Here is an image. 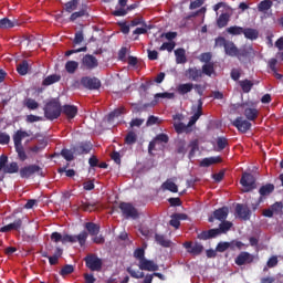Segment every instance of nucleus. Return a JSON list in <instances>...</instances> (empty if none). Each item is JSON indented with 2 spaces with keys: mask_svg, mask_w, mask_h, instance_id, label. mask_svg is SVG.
Returning a JSON list of instances; mask_svg holds the SVG:
<instances>
[{
  "mask_svg": "<svg viewBox=\"0 0 283 283\" xmlns=\"http://www.w3.org/2000/svg\"><path fill=\"white\" fill-rule=\"evenodd\" d=\"M123 114H125V107L120 106L118 108H115L107 115V123H114V120H116V118H119V116H123Z\"/></svg>",
  "mask_w": 283,
  "mask_h": 283,
  "instance_id": "27",
  "label": "nucleus"
},
{
  "mask_svg": "<svg viewBox=\"0 0 283 283\" xmlns=\"http://www.w3.org/2000/svg\"><path fill=\"white\" fill-rule=\"evenodd\" d=\"M29 136H30V133L25 130H22V129L17 130L12 136L14 147H19L23 145V138H29Z\"/></svg>",
  "mask_w": 283,
  "mask_h": 283,
  "instance_id": "22",
  "label": "nucleus"
},
{
  "mask_svg": "<svg viewBox=\"0 0 283 283\" xmlns=\"http://www.w3.org/2000/svg\"><path fill=\"white\" fill-rule=\"evenodd\" d=\"M59 81H61V75L54 73V74L46 76L43 80L42 85H44V86L54 85V83H59Z\"/></svg>",
  "mask_w": 283,
  "mask_h": 283,
  "instance_id": "33",
  "label": "nucleus"
},
{
  "mask_svg": "<svg viewBox=\"0 0 283 283\" xmlns=\"http://www.w3.org/2000/svg\"><path fill=\"white\" fill-rule=\"evenodd\" d=\"M23 229V219L18 218L13 222L1 227L0 233H10V231H21Z\"/></svg>",
  "mask_w": 283,
  "mask_h": 283,
  "instance_id": "14",
  "label": "nucleus"
},
{
  "mask_svg": "<svg viewBox=\"0 0 283 283\" xmlns=\"http://www.w3.org/2000/svg\"><path fill=\"white\" fill-rule=\"evenodd\" d=\"M212 74H216L213 72H188L186 73L187 78L189 81H195L196 83H202L203 76H211Z\"/></svg>",
  "mask_w": 283,
  "mask_h": 283,
  "instance_id": "20",
  "label": "nucleus"
},
{
  "mask_svg": "<svg viewBox=\"0 0 283 283\" xmlns=\"http://www.w3.org/2000/svg\"><path fill=\"white\" fill-rule=\"evenodd\" d=\"M101 80L98 77H90L84 76L80 81H75L73 86L77 87V90H81L83 87L84 90H90L91 92H94L96 90H101Z\"/></svg>",
  "mask_w": 283,
  "mask_h": 283,
  "instance_id": "3",
  "label": "nucleus"
},
{
  "mask_svg": "<svg viewBox=\"0 0 283 283\" xmlns=\"http://www.w3.org/2000/svg\"><path fill=\"white\" fill-rule=\"evenodd\" d=\"M94 148V145L92 142H81L77 145L73 147V154L75 156H83L90 154L92 149Z\"/></svg>",
  "mask_w": 283,
  "mask_h": 283,
  "instance_id": "11",
  "label": "nucleus"
},
{
  "mask_svg": "<svg viewBox=\"0 0 283 283\" xmlns=\"http://www.w3.org/2000/svg\"><path fill=\"white\" fill-rule=\"evenodd\" d=\"M59 174H66L67 178H74L76 176V171L74 169H69L65 167L59 168L57 169Z\"/></svg>",
  "mask_w": 283,
  "mask_h": 283,
  "instance_id": "58",
  "label": "nucleus"
},
{
  "mask_svg": "<svg viewBox=\"0 0 283 283\" xmlns=\"http://www.w3.org/2000/svg\"><path fill=\"white\" fill-rule=\"evenodd\" d=\"M119 209L122 211V216L126 218V220H129V218L136 220L138 218V210L130 202H120Z\"/></svg>",
  "mask_w": 283,
  "mask_h": 283,
  "instance_id": "8",
  "label": "nucleus"
},
{
  "mask_svg": "<svg viewBox=\"0 0 283 283\" xmlns=\"http://www.w3.org/2000/svg\"><path fill=\"white\" fill-rule=\"evenodd\" d=\"M76 8H78V0H71V1L65 3V10L69 13L74 12V10H76Z\"/></svg>",
  "mask_w": 283,
  "mask_h": 283,
  "instance_id": "51",
  "label": "nucleus"
},
{
  "mask_svg": "<svg viewBox=\"0 0 283 283\" xmlns=\"http://www.w3.org/2000/svg\"><path fill=\"white\" fill-rule=\"evenodd\" d=\"M134 258L136 260H138L139 262H143V260H145V249L144 248H137L135 251H134Z\"/></svg>",
  "mask_w": 283,
  "mask_h": 283,
  "instance_id": "52",
  "label": "nucleus"
},
{
  "mask_svg": "<svg viewBox=\"0 0 283 283\" xmlns=\"http://www.w3.org/2000/svg\"><path fill=\"white\" fill-rule=\"evenodd\" d=\"M19 25V21L17 20H10L8 18L0 20V30H8L10 28H14Z\"/></svg>",
  "mask_w": 283,
  "mask_h": 283,
  "instance_id": "29",
  "label": "nucleus"
},
{
  "mask_svg": "<svg viewBox=\"0 0 283 283\" xmlns=\"http://www.w3.org/2000/svg\"><path fill=\"white\" fill-rule=\"evenodd\" d=\"M240 184L245 191H253L255 189V177L251 172H244L241 177Z\"/></svg>",
  "mask_w": 283,
  "mask_h": 283,
  "instance_id": "12",
  "label": "nucleus"
},
{
  "mask_svg": "<svg viewBox=\"0 0 283 283\" xmlns=\"http://www.w3.org/2000/svg\"><path fill=\"white\" fill-rule=\"evenodd\" d=\"M43 109L48 120H56L62 114L61 99L59 97L49 99Z\"/></svg>",
  "mask_w": 283,
  "mask_h": 283,
  "instance_id": "1",
  "label": "nucleus"
},
{
  "mask_svg": "<svg viewBox=\"0 0 283 283\" xmlns=\"http://www.w3.org/2000/svg\"><path fill=\"white\" fill-rule=\"evenodd\" d=\"M175 56H176L177 63H185V61H187V57L185 55V49L176 50L175 51Z\"/></svg>",
  "mask_w": 283,
  "mask_h": 283,
  "instance_id": "49",
  "label": "nucleus"
},
{
  "mask_svg": "<svg viewBox=\"0 0 283 283\" xmlns=\"http://www.w3.org/2000/svg\"><path fill=\"white\" fill-rule=\"evenodd\" d=\"M193 90V84L186 83V84H179L177 86V93L180 94V96H185V94H189Z\"/></svg>",
  "mask_w": 283,
  "mask_h": 283,
  "instance_id": "35",
  "label": "nucleus"
},
{
  "mask_svg": "<svg viewBox=\"0 0 283 283\" xmlns=\"http://www.w3.org/2000/svg\"><path fill=\"white\" fill-rule=\"evenodd\" d=\"M88 235L90 233H87V231H82L77 235L64 234L62 235V244H67V242L74 244L75 242H78L80 247H85Z\"/></svg>",
  "mask_w": 283,
  "mask_h": 283,
  "instance_id": "4",
  "label": "nucleus"
},
{
  "mask_svg": "<svg viewBox=\"0 0 283 283\" xmlns=\"http://www.w3.org/2000/svg\"><path fill=\"white\" fill-rule=\"evenodd\" d=\"M254 260L253 254L249 252H241L234 260L238 266H244V264H251Z\"/></svg>",
  "mask_w": 283,
  "mask_h": 283,
  "instance_id": "18",
  "label": "nucleus"
},
{
  "mask_svg": "<svg viewBox=\"0 0 283 283\" xmlns=\"http://www.w3.org/2000/svg\"><path fill=\"white\" fill-rule=\"evenodd\" d=\"M61 156L66 159L67 163H72V160H74V150L64 148L61 150Z\"/></svg>",
  "mask_w": 283,
  "mask_h": 283,
  "instance_id": "47",
  "label": "nucleus"
},
{
  "mask_svg": "<svg viewBox=\"0 0 283 283\" xmlns=\"http://www.w3.org/2000/svg\"><path fill=\"white\" fill-rule=\"evenodd\" d=\"M202 99H198L197 111L196 113L190 117V120L188 122V127H193L195 123H198L200 119V116H202Z\"/></svg>",
  "mask_w": 283,
  "mask_h": 283,
  "instance_id": "24",
  "label": "nucleus"
},
{
  "mask_svg": "<svg viewBox=\"0 0 283 283\" xmlns=\"http://www.w3.org/2000/svg\"><path fill=\"white\" fill-rule=\"evenodd\" d=\"M243 34L245 39H250L251 41H255V39H258V30L255 29H244Z\"/></svg>",
  "mask_w": 283,
  "mask_h": 283,
  "instance_id": "46",
  "label": "nucleus"
},
{
  "mask_svg": "<svg viewBox=\"0 0 283 283\" xmlns=\"http://www.w3.org/2000/svg\"><path fill=\"white\" fill-rule=\"evenodd\" d=\"M216 46L217 48H224L226 54L228 56H238V48L231 41H226L224 38H217L216 39Z\"/></svg>",
  "mask_w": 283,
  "mask_h": 283,
  "instance_id": "5",
  "label": "nucleus"
},
{
  "mask_svg": "<svg viewBox=\"0 0 283 283\" xmlns=\"http://www.w3.org/2000/svg\"><path fill=\"white\" fill-rule=\"evenodd\" d=\"M154 139L157 143H164L165 145H167V143H169V135H167L165 133H160Z\"/></svg>",
  "mask_w": 283,
  "mask_h": 283,
  "instance_id": "60",
  "label": "nucleus"
},
{
  "mask_svg": "<svg viewBox=\"0 0 283 283\" xmlns=\"http://www.w3.org/2000/svg\"><path fill=\"white\" fill-rule=\"evenodd\" d=\"M244 247V243L242 241L232 240L230 242H219L216 247L217 253H224V251L229 249H242Z\"/></svg>",
  "mask_w": 283,
  "mask_h": 283,
  "instance_id": "10",
  "label": "nucleus"
},
{
  "mask_svg": "<svg viewBox=\"0 0 283 283\" xmlns=\"http://www.w3.org/2000/svg\"><path fill=\"white\" fill-rule=\"evenodd\" d=\"M227 32L229 34L238 35V34H243L244 29L242 27H230L227 29Z\"/></svg>",
  "mask_w": 283,
  "mask_h": 283,
  "instance_id": "57",
  "label": "nucleus"
},
{
  "mask_svg": "<svg viewBox=\"0 0 283 283\" xmlns=\"http://www.w3.org/2000/svg\"><path fill=\"white\" fill-rule=\"evenodd\" d=\"M235 211L241 220L251 219V209H249V207H244L242 203H238L235 207Z\"/></svg>",
  "mask_w": 283,
  "mask_h": 283,
  "instance_id": "23",
  "label": "nucleus"
},
{
  "mask_svg": "<svg viewBox=\"0 0 283 283\" xmlns=\"http://www.w3.org/2000/svg\"><path fill=\"white\" fill-rule=\"evenodd\" d=\"M51 240L52 242H55V243L63 242V235L60 232H53L51 234Z\"/></svg>",
  "mask_w": 283,
  "mask_h": 283,
  "instance_id": "64",
  "label": "nucleus"
},
{
  "mask_svg": "<svg viewBox=\"0 0 283 283\" xmlns=\"http://www.w3.org/2000/svg\"><path fill=\"white\" fill-rule=\"evenodd\" d=\"M229 23V15L227 13H222L217 20V24L220 28H224Z\"/></svg>",
  "mask_w": 283,
  "mask_h": 283,
  "instance_id": "56",
  "label": "nucleus"
},
{
  "mask_svg": "<svg viewBox=\"0 0 283 283\" xmlns=\"http://www.w3.org/2000/svg\"><path fill=\"white\" fill-rule=\"evenodd\" d=\"M189 147H190V151H189L188 158L191 160V158L196 156V151H200L198 139L190 142Z\"/></svg>",
  "mask_w": 283,
  "mask_h": 283,
  "instance_id": "39",
  "label": "nucleus"
},
{
  "mask_svg": "<svg viewBox=\"0 0 283 283\" xmlns=\"http://www.w3.org/2000/svg\"><path fill=\"white\" fill-rule=\"evenodd\" d=\"M85 229L86 231H88L90 235H98V233H101V226L94 222H86Z\"/></svg>",
  "mask_w": 283,
  "mask_h": 283,
  "instance_id": "31",
  "label": "nucleus"
},
{
  "mask_svg": "<svg viewBox=\"0 0 283 283\" xmlns=\"http://www.w3.org/2000/svg\"><path fill=\"white\" fill-rule=\"evenodd\" d=\"M218 163H222V157H207L200 161V167H211V165H218Z\"/></svg>",
  "mask_w": 283,
  "mask_h": 283,
  "instance_id": "26",
  "label": "nucleus"
},
{
  "mask_svg": "<svg viewBox=\"0 0 283 283\" xmlns=\"http://www.w3.org/2000/svg\"><path fill=\"white\" fill-rule=\"evenodd\" d=\"M177 154H187V142H185V139H179L177 142Z\"/></svg>",
  "mask_w": 283,
  "mask_h": 283,
  "instance_id": "50",
  "label": "nucleus"
},
{
  "mask_svg": "<svg viewBox=\"0 0 283 283\" xmlns=\"http://www.w3.org/2000/svg\"><path fill=\"white\" fill-rule=\"evenodd\" d=\"M128 67H129V70H140V62H138L137 57L129 56L128 57Z\"/></svg>",
  "mask_w": 283,
  "mask_h": 283,
  "instance_id": "48",
  "label": "nucleus"
},
{
  "mask_svg": "<svg viewBox=\"0 0 283 283\" xmlns=\"http://www.w3.org/2000/svg\"><path fill=\"white\" fill-rule=\"evenodd\" d=\"M82 65L86 67V70H94V67H98V60H96L94 55L86 54L82 59Z\"/></svg>",
  "mask_w": 283,
  "mask_h": 283,
  "instance_id": "21",
  "label": "nucleus"
},
{
  "mask_svg": "<svg viewBox=\"0 0 283 283\" xmlns=\"http://www.w3.org/2000/svg\"><path fill=\"white\" fill-rule=\"evenodd\" d=\"M275 191V186L273 184H266L264 186H262L259 189V193L261 196L260 200H262V198L266 197V196H271V193Z\"/></svg>",
  "mask_w": 283,
  "mask_h": 283,
  "instance_id": "28",
  "label": "nucleus"
},
{
  "mask_svg": "<svg viewBox=\"0 0 283 283\" xmlns=\"http://www.w3.org/2000/svg\"><path fill=\"white\" fill-rule=\"evenodd\" d=\"M17 72H36V66L29 61H22L17 65Z\"/></svg>",
  "mask_w": 283,
  "mask_h": 283,
  "instance_id": "25",
  "label": "nucleus"
},
{
  "mask_svg": "<svg viewBox=\"0 0 283 283\" xmlns=\"http://www.w3.org/2000/svg\"><path fill=\"white\" fill-rule=\"evenodd\" d=\"M126 271L130 275V277H134V280H143V277H145V272L136 271L132 266H128Z\"/></svg>",
  "mask_w": 283,
  "mask_h": 283,
  "instance_id": "40",
  "label": "nucleus"
},
{
  "mask_svg": "<svg viewBox=\"0 0 283 283\" xmlns=\"http://www.w3.org/2000/svg\"><path fill=\"white\" fill-rule=\"evenodd\" d=\"M138 268L140 271H150V272H156L159 269L156 262H154L153 260H148L147 258L138 262Z\"/></svg>",
  "mask_w": 283,
  "mask_h": 283,
  "instance_id": "17",
  "label": "nucleus"
},
{
  "mask_svg": "<svg viewBox=\"0 0 283 283\" xmlns=\"http://www.w3.org/2000/svg\"><path fill=\"white\" fill-rule=\"evenodd\" d=\"M282 202H275L273 206H272V209H265L263 210V216L265 218H273V211H277L280 209H282Z\"/></svg>",
  "mask_w": 283,
  "mask_h": 283,
  "instance_id": "37",
  "label": "nucleus"
},
{
  "mask_svg": "<svg viewBox=\"0 0 283 283\" xmlns=\"http://www.w3.org/2000/svg\"><path fill=\"white\" fill-rule=\"evenodd\" d=\"M155 240L157 244L164 247V249H169V247H171V241L169 239H166L163 234H155Z\"/></svg>",
  "mask_w": 283,
  "mask_h": 283,
  "instance_id": "36",
  "label": "nucleus"
},
{
  "mask_svg": "<svg viewBox=\"0 0 283 283\" xmlns=\"http://www.w3.org/2000/svg\"><path fill=\"white\" fill-rule=\"evenodd\" d=\"M78 209H81L82 211H88L92 212L96 209V203L95 202H87V201H81Z\"/></svg>",
  "mask_w": 283,
  "mask_h": 283,
  "instance_id": "41",
  "label": "nucleus"
},
{
  "mask_svg": "<svg viewBox=\"0 0 283 283\" xmlns=\"http://www.w3.org/2000/svg\"><path fill=\"white\" fill-rule=\"evenodd\" d=\"M71 273H74V265L70 264L64 265L60 271V275L63 277H65V275H71Z\"/></svg>",
  "mask_w": 283,
  "mask_h": 283,
  "instance_id": "54",
  "label": "nucleus"
},
{
  "mask_svg": "<svg viewBox=\"0 0 283 283\" xmlns=\"http://www.w3.org/2000/svg\"><path fill=\"white\" fill-rule=\"evenodd\" d=\"M169 224L170 227H174L175 229H180V221L178 218H176L174 214L170 216Z\"/></svg>",
  "mask_w": 283,
  "mask_h": 283,
  "instance_id": "63",
  "label": "nucleus"
},
{
  "mask_svg": "<svg viewBox=\"0 0 283 283\" xmlns=\"http://www.w3.org/2000/svg\"><path fill=\"white\" fill-rule=\"evenodd\" d=\"M84 262L90 271H101L103 269V260L96 254H87L84 258Z\"/></svg>",
  "mask_w": 283,
  "mask_h": 283,
  "instance_id": "9",
  "label": "nucleus"
},
{
  "mask_svg": "<svg viewBox=\"0 0 283 283\" xmlns=\"http://www.w3.org/2000/svg\"><path fill=\"white\" fill-rule=\"evenodd\" d=\"M271 6H273L272 1L263 0L259 3V11L264 12L265 10H271Z\"/></svg>",
  "mask_w": 283,
  "mask_h": 283,
  "instance_id": "55",
  "label": "nucleus"
},
{
  "mask_svg": "<svg viewBox=\"0 0 283 283\" xmlns=\"http://www.w3.org/2000/svg\"><path fill=\"white\" fill-rule=\"evenodd\" d=\"M25 107H28V109H39V102H36L32 98H27Z\"/></svg>",
  "mask_w": 283,
  "mask_h": 283,
  "instance_id": "59",
  "label": "nucleus"
},
{
  "mask_svg": "<svg viewBox=\"0 0 283 283\" xmlns=\"http://www.w3.org/2000/svg\"><path fill=\"white\" fill-rule=\"evenodd\" d=\"M118 6L120 8H116V10L113 12L114 17H125V14H127V10L125 9V6H127V0H118Z\"/></svg>",
  "mask_w": 283,
  "mask_h": 283,
  "instance_id": "32",
  "label": "nucleus"
},
{
  "mask_svg": "<svg viewBox=\"0 0 283 283\" xmlns=\"http://www.w3.org/2000/svg\"><path fill=\"white\" fill-rule=\"evenodd\" d=\"M233 127H235L238 129V132H240L241 134H247V132H249V129H251V122L243 119L242 117H237L233 122H232Z\"/></svg>",
  "mask_w": 283,
  "mask_h": 283,
  "instance_id": "15",
  "label": "nucleus"
},
{
  "mask_svg": "<svg viewBox=\"0 0 283 283\" xmlns=\"http://www.w3.org/2000/svg\"><path fill=\"white\" fill-rule=\"evenodd\" d=\"M10 144V135L8 133H0V145H9Z\"/></svg>",
  "mask_w": 283,
  "mask_h": 283,
  "instance_id": "62",
  "label": "nucleus"
},
{
  "mask_svg": "<svg viewBox=\"0 0 283 283\" xmlns=\"http://www.w3.org/2000/svg\"><path fill=\"white\" fill-rule=\"evenodd\" d=\"M66 72H76L78 70V62L76 61H69L65 64Z\"/></svg>",
  "mask_w": 283,
  "mask_h": 283,
  "instance_id": "53",
  "label": "nucleus"
},
{
  "mask_svg": "<svg viewBox=\"0 0 283 283\" xmlns=\"http://www.w3.org/2000/svg\"><path fill=\"white\" fill-rule=\"evenodd\" d=\"M34 174H36L38 176H41L43 178V176H45L43 174V168H41V166L33 164V165H29L25 166L23 168L20 169V177L21 178H32V176H34Z\"/></svg>",
  "mask_w": 283,
  "mask_h": 283,
  "instance_id": "7",
  "label": "nucleus"
},
{
  "mask_svg": "<svg viewBox=\"0 0 283 283\" xmlns=\"http://www.w3.org/2000/svg\"><path fill=\"white\" fill-rule=\"evenodd\" d=\"M239 85L244 94H249V92L253 90L255 83H253L251 80H241L239 81Z\"/></svg>",
  "mask_w": 283,
  "mask_h": 283,
  "instance_id": "30",
  "label": "nucleus"
},
{
  "mask_svg": "<svg viewBox=\"0 0 283 283\" xmlns=\"http://www.w3.org/2000/svg\"><path fill=\"white\" fill-rule=\"evenodd\" d=\"M231 227H233V223L224 220L219 224V228L205 230L200 232L197 238L198 240H211L212 238H218V235L222 233H227V231L231 230Z\"/></svg>",
  "mask_w": 283,
  "mask_h": 283,
  "instance_id": "2",
  "label": "nucleus"
},
{
  "mask_svg": "<svg viewBox=\"0 0 283 283\" xmlns=\"http://www.w3.org/2000/svg\"><path fill=\"white\" fill-rule=\"evenodd\" d=\"M14 149L18 154L19 160H21V163H25V160H28V154L25 153V148H23V145L14 146Z\"/></svg>",
  "mask_w": 283,
  "mask_h": 283,
  "instance_id": "42",
  "label": "nucleus"
},
{
  "mask_svg": "<svg viewBox=\"0 0 283 283\" xmlns=\"http://www.w3.org/2000/svg\"><path fill=\"white\" fill-rule=\"evenodd\" d=\"M184 248H186L187 253H190V255H200L202 251H205V245L200 242H191V241H186L184 243Z\"/></svg>",
  "mask_w": 283,
  "mask_h": 283,
  "instance_id": "13",
  "label": "nucleus"
},
{
  "mask_svg": "<svg viewBox=\"0 0 283 283\" xmlns=\"http://www.w3.org/2000/svg\"><path fill=\"white\" fill-rule=\"evenodd\" d=\"M229 218V208L222 207L213 211V217L208 219L209 222H213L214 220H219L220 222H224Z\"/></svg>",
  "mask_w": 283,
  "mask_h": 283,
  "instance_id": "16",
  "label": "nucleus"
},
{
  "mask_svg": "<svg viewBox=\"0 0 283 283\" xmlns=\"http://www.w3.org/2000/svg\"><path fill=\"white\" fill-rule=\"evenodd\" d=\"M189 127H191V126H189V124L186 125V124L182 123V122H179V123H175V124H174V128H175V132H176L177 134H185V132H189Z\"/></svg>",
  "mask_w": 283,
  "mask_h": 283,
  "instance_id": "43",
  "label": "nucleus"
},
{
  "mask_svg": "<svg viewBox=\"0 0 283 283\" xmlns=\"http://www.w3.org/2000/svg\"><path fill=\"white\" fill-rule=\"evenodd\" d=\"M0 171H2V174H19V164L17 161L8 164V156L1 155Z\"/></svg>",
  "mask_w": 283,
  "mask_h": 283,
  "instance_id": "6",
  "label": "nucleus"
},
{
  "mask_svg": "<svg viewBox=\"0 0 283 283\" xmlns=\"http://www.w3.org/2000/svg\"><path fill=\"white\" fill-rule=\"evenodd\" d=\"M136 140H138V136L133 132H128L125 137L126 145H136Z\"/></svg>",
  "mask_w": 283,
  "mask_h": 283,
  "instance_id": "45",
  "label": "nucleus"
},
{
  "mask_svg": "<svg viewBox=\"0 0 283 283\" xmlns=\"http://www.w3.org/2000/svg\"><path fill=\"white\" fill-rule=\"evenodd\" d=\"M174 48H176V43H174V42H165V43L160 46V50H161V51L167 50V52H172V51H174Z\"/></svg>",
  "mask_w": 283,
  "mask_h": 283,
  "instance_id": "61",
  "label": "nucleus"
},
{
  "mask_svg": "<svg viewBox=\"0 0 283 283\" xmlns=\"http://www.w3.org/2000/svg\"><path fill=\"white\" fill-rule=\"evenodd\" d=\"M229 147V139L227 137L217 138V151H222Z\"/></svg>",
  "mask_w": 283,
  "mask_h": 283,
  "instance_id": "38",
  "label": "nucleus"
},
{
  "mask_svg": "<svg viewBox=\"0 0 283 283\" xmlns=\"http://www.w3.org/2000/svg\"><path fill=\"white\" fill-rule=\"evenodd\" d=\"M62 114H64L69 120H72V118H76V114H78V107L75 105L65 104L62 106Z\"/></svg>",
  "mask_w": 283,
  "mask_h": 283,
  "instance_id": "19",
  "label": "nucleus"
},
{
  "mask_svg": "<svg viewBox=\"0 0 283 283\" xmlns=\"http://www.w3.org/2000/svg\"><path fill=\"white\" fill-rule=\"evenodd\" d=\"M245 118H248V120H255V118H258V109L256 108H245L243 112Z\"/></svg>",
  "mask_w": 283,
  "mask_h": 283,
  "instance_id": "44",
  "label": "nucleus"
},
{
  "mask_svg": "<svg viewBox=\"0 0 283 283\" xmlns=\"http://www.w3.org/2000/svg\"><path fill=\"white\" fill-rule=\"evenodd\" d=\"M161 189H164V191H171V193H178V186L169 179L161 185Z\"/></svg>",
  "mask_w": 283,
  "mask_h": 283,
  "instance_id": "34",
  "label": "nucleus"
}]
</instances>
